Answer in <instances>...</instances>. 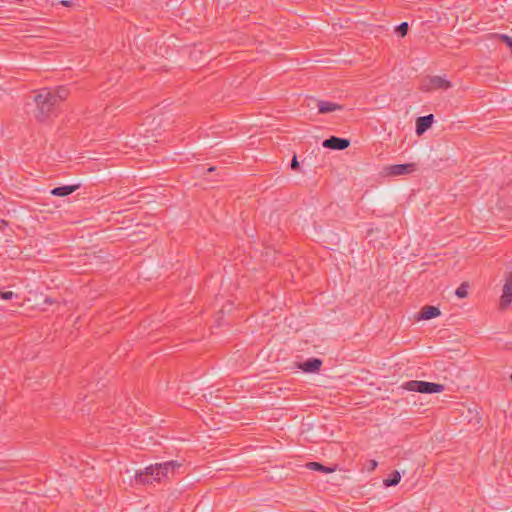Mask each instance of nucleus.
<instances>
[{
	"mask_svg": "<svg viewBox=\"0 0 512 512\" xmlns=\"http://www.w3.org/2000/svg\"><path fill=\"white\" fill-rule=\"evenodd\" d=\"M67 96L68 90L65 87H59L54 90L48 88L38 90L34 95V117L39 121H45Z\"/></svg>",
	"mask_w": 512,
	"mask_h": 512,
	"instance_id": "nucleus-1",
	"label": "nucleus"
},
{
	"mask_svg": "<svg viewBox=\"0 0 512 512\" xmlns=\"http://www.w3.org/2000/svg\"><path fill=\"white\" fill-rule=\"evenodd\" d=\"M181 466L177 461H168L164 463H156L146 467L143 471L135 472L134 481L136 484H152L160 482L164 478H168L170 474Z\"/></svg>",
	"mask_w": 512,
	"mask_h": 512,
	"instance_id": "nucleus-2",
	"label": "nucleus"
},
{
	"mask_svg": "<svg viewBox=\"0 0 512 512\" xmlns=\"http://www.w3.org/2000/svg\"><path fill=\"white\" fill-rule=\"evenodd\" d=\"M402 388L425 394L440 393L444 391V385L426 381L411 380L402 384Z\"/></svg>",
	"mask_w": 512,
	"mask_h": 512,
	"instance_id": "nucleus-3",
	"label": "nucleus"
},
{
	"mask_svg": "<svg viewBox=\"0 0 512 512\" xmlns=\"http://www.w3.org/2000/svg\"><path fill=\"white\" fill-rule=\"evenodd\" d=\"M451 87V83L441 76H432L422 83L423 91H432L436 89L446 90Z\"/></svg>",
	"mask_w": 512,
	"mask_h": 512,
	"instance_id": "nucleus-4",
	"label": "nucleus"
},
{
	"mask_svg": "<svg viewBox=\"0 0 512 512\" xmlns=\"http://www.w3.org/2000/svg\"><path fill=\"white\" fill-rule=\"evenodd\" d=\"M417 166L415 163H406V164H395L386 168V173L389 176H400L411 174L416 171Z\"/></svg>",
	"mask_w": 512,
	"mask_h": 512,
	"instance_id": "nucleus-5",
	"label": "nucleus"
},
{
	"mask_svg": "<svg viewBox=\"0 0 512 512\" xmlns=\"http://www.w3.org/2000/svg\"><path fill=\"white\" fill-rule=\"evenodd\" d=\"M323 147L332 150H344L350 145V141L345 138L331 136L330 138L323 141Z\"/></svg>",
	"mask_w": 512,
	"mask_h": 512,
	"instance_id": "nucleus-6",
	"label": "nucleus"
},
{
	"mask_svg": "<svg viewBox=\"0 0 512 512\" xmlns=\"http://www.w3.org/2000/svg\"><path fill=\"white\" fill-rule=\"evenodd\" d=\"M512 302V273H508L503 286V294L501 296V305L507 306Z\"/></svg>",
	"mask_w": 512,
	"mask_h": 512,
	"instance_id": "nucleus-7",
	"label": "nucleus"
},
{
	"mask_svg": "<svg viewBox=\"0 0 512 512\" xmlns=\"http://www.w3.org/2000/svg\"><path fill=\"white\" fill-rule=\"evenodd\" d=\"M434 121V116L432 114L418 117L416 120V133L417 135H422L426 132L432 125Z\"/></svg>",
	"mask_w": 512,
	"mask_h": 512,
	"instance_id": "nucleus-8",
	"label": "nucleus"
},
{
	"mask_svg": "<svg viewBox=\"0 0 512 512\" xmlns=\"http://www.w3.org/2000/svg\"><path fill=\"white\" fill-rule=\"evenodd\" d=\"M322 361L318 358H310L300 365V368L307 373H314L320 369Z\"/></svg>",
	"mask_w": 512,
	"mask_h": 512,
	"instance_id": "nucleus-9",
	"label": "nucleus"
},
{
	"mask_svg": "<svg viewBox=\"0 0 512 512\" xmlns=\"http://www.w3.org/2000/svg\"><path fill=\"white\" fill-rule=\"evenodd\" d=\"M440 313L441 312H440L439 308H437L435 306H424L420 311L418 319L429 320V319L439 316Z\"/></svg>",
	"mask_w": 512,
	"mask_h": 512,
	"instance_id": "nucleus-10",
	"label": "nucleus"
},
{
	"mask_svg": "<svg viewBox=\"0 0 512 512\" xmlns=\"http://www.w3.org/2000/svg\"><path fill=\"white\" fill-rule=\"evenodd\" d=\"M342 107L336 103L329 101H319L318 102V110L320 113H330L336 110H340Z\"/></svg>",
	"mask_w": 512,
	"mask_h": 512,
	"instance_id": "nucleus-11",
	"label": "nucleus"
},
{
	"mask_svg": "<svg viewBox=\"0 0 512 512\" xmlns=\"http://www.w3.org/2000/svg\"><path fill=\"white\" fill-rule=\"evenodd\" d=\"M77 188L78 185L61 186L52 189L50 193L55 196L63 197L73 193Z\"/></svg>",
	"mask_w": 512,
	"mask_h": 512,
	"instance_id": "nucleus-12",
	"label": "nucleus"
},
{
	"mask_svg": "<svg viewBox=\"0 0 512 512\" xmlns=\"http://www.w3.org/2000/svg\"><path fill=\"white\" fill-rule=\"evenodd\" d=\"M306 467L310 470L319 471L322 473H332L335 471V467H327L318 462H308Z\"/></svg>",
	"mask_w": 512,
	"mask_h": 512,
	"instance_id": "nucleus-13",
	"label": "nucleus"
},
{
	"mask_svg": "<svg viewBox=\"0 0 512 512\" xmlns=\"http://www.w3.org/2000/svg\"><path fill=\"white\" fill-rule=\"evenodd\" d=\"M401 480V474L398 471H394L391 475L384 479L383 484L386 487L396 486Z\"/></svg>",
	"mask_w": 512,
	"mask_h": 512,
	"instance_id": "nucleus-14",
	"label": "nucleus"
},
{
	"mask_svg": "<svg viewBox=\"0 0 512 512\" xmlns=\"http://www.w3.org/2000/svg\"><path fill=\"white\" fill-rule=\"evenodd\" d=\"M468 288H469V285L468 283L466 282H463L455 291V294L459 297V298H465L467 297L468 295Z\"/></svg>",
	"mask_w": 512,
	"mask_h": 512,
	"instance_id": "nucleus-15",
	"label": "nucleus"
},
{
	"mask_svg": "<svg viewBox=\"0 0 512 512\" xmlns=\"http://www.w3.org/2000/svg\"><path fill=\"white\" fill-rule=\"evenodd\" d=\"M493 37L502 40L509 48L512 47V38L506 34H492Z\"/></svg>",
	"mask_w": 512,
	"mask_h": 512,
	"instance_id": "nucleus-16",
	"label": "nucleus"
},
{
	"mask_svg": "<svg viewBox=\"0 0 512 512\" xmlns=\"http://www.w3.org/2000/svg\"><path fill=\"white\" fill-rule=\"evenodd\" d=\"M397 32H399V34L401 36H405L408 32V23L406 22H403L401 23L399 26H397Z\"/></svg>",
	"mask_w": 512,
	"mask_h": 512,
	"instance_id": "nucleus-17",
	"label": "nucleus"
},
{
	"mask_svg": "<svg viewBox=\"0 0 512 512\" xmlns=\"http://www.w3.org/2000/svg\"><path fill=\"white\" fill-rule=\"evenodd\" d=\"M14 296L17 297V295H15L12 291H4V292L0 291V298L3 300H10Z\"/></svg>",
	"mask_w": 512,
	"mask_h": 512,
	"instance_id": "nucleus-18",
	"label": "nucleus"
},
{
	"mask_svg": "<svg viewBox=\"0 0 512 512\" xmlns=\"http://www.w3.org/2000/svg\"><path fill=\"white\" fill-rule=\"evenodd\" d=\"M298 167H299V163H298L297 157L294 156L291 161V169L296 170V169H298Z\"/></svg>",
	"mask_w": 512,
	"mask_h": 512,
	"instance_id": "nucleus-19",
	"label": "nucleus"
},
{
	"mask_svg": "<svg viewBox=\"0 0 512 512\" xmlns=\"http://www.w3.org/2000/svg\"><path fill=\"white\" fill-rule=\"evenodd\" d=\"M377 466H378L377 461H375V460H370V461H369V467H368V470H369V471H373V470H375V469H376V467H377Z\"/></svg>",
	"mask_w": 512,
	"mask_h": 512,
	"instance_id": "nucleus-20",
	"label": "nucleus"
},
{
	"mask_svg": "<svg viewBox=\"0 0 512 512\" xmlns=\"http://www.w3.org/2000/svg\"><path fill=\"white\" fill-rule=\"evenodd\" d=\"M7 225H8V223L6 221L0 220V230H2Z\"/></svg>",
	"mask_w": 512,
	"mask_h": 512,
	"instance_id": "nucleus-21",
	"label": "nucleus"
},
{
	"mask_svg": "<svg viewBox=\"0 0 512 512\" xmlns=\"http://www.w3.org/2000/svg\"><path fill=\"white\" fill-rule=\"evenodd\" d=\"M61 3H62L63 5H65V6H67V5L69 4V2H68V1H62Z\"/></svg>",
	"mask_w": 512,
	"mask_h": 512,
	"instance_id": "nucleus-22",
	"label": "nucleus"
},
{
	"mask_svg": "<svg viewBox=\"0 0 512 512\" xmlns=\"http://www.w3.org/2000/svg\"><path fill=\"white\" fill-rule=\"evenodd\" d=\"M213 170H214V167H210V168H208V170H207V171H208V172H211V171H213Z\"/></svg>",
	"mask_w": 512,
	"mask_h": 512,
	"instance_id": "nucleus-23",
	"label": "nucleus"
},
{
	"mask_svg": "<svg viewBox=\"0 0 512 512\" xmlns=\"http://www.w3.org/2000/svg\"><path fill=\"white\" fill-rule=\"evenodd\" d=\"M511 380H512V373H511V376H510Z\"/></svg>",
	"mask_w": 512,
	"mask_h": 512,
	"instance_id": "nucleus-24",
	"label": "nucleus"
}]
</instances>
